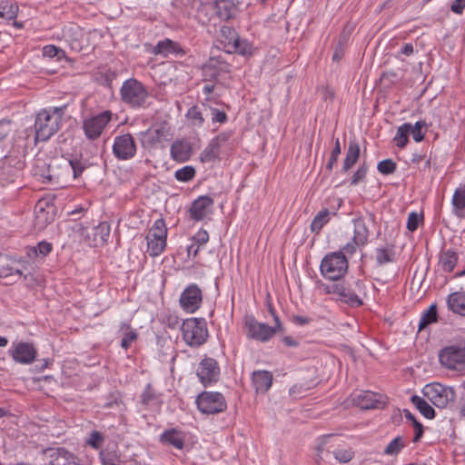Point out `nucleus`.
Listing matches in <instances>:
<instances>
[{
    "label": "nucleus",
    "mask_w": 465,
    "mask_h": 465,
    "mask_svg": "<svg viewBox=\"0 0 465 465\" xmlns=\"http://www.w3.org/2000/svg\"><path fill=\"white\" fill-rule=\"evenodd\" d=\"M148 252L152 256H157L163 252L166 245L165 238L146 236Z\"/></svg>",
    "instance_id": "obj_38"
},
{
    "label": "nucleus",
    "mask_w": 465,
    "mask_h": 465,
    "mask_svg": "<svg viewBox=\"0 0 465 465\" xmlns=\"http://www.w3.org/2000/svg\"><path fill=\"white\" fill-rule=\"evenodd\" d=\"M11 131V122L6 120L0 121V142L3 141Z\"/></svg>",
    "instance_id": "obj_60"
},
{
    "label": "nucleus",
    "mask_w": 465,
    "mask_h": 465,
    "mask_svg": "<svg viewBox=\"0 0 465 465\" xmlns=\"http://www.w3.org/2000/svg\"><path fill=\"white\" fill-rule=\"evenodd\" d=\"M411 402L425 418L433 419L435 417L434 409L423 398L414 395L411 397Z\"/></svg>",
    "instance_id": "obj_36"
},
{
    "label": "nucleus",
    "mask_w": 465,
    "mask_h": 465,
    "mask_svg": "<svg viewBox=\"0 0 465 465\" xmlns=\"http://www.w3.org/2000/svg\"><path fill=\"white\" fill-rule=\"evenodd\" d=\"M202 301V291L193 283L183 290L179 300L181 307L189 313L196 312L200 308Z\"/></svg>",
    "instance_id": "obj_15"
},
{
    "label": "nucleus",
    "mask_w": 465,
    "mask_h": 465,
    "mask_svg": "<svg viewBox=\"0 0 465 465\" xmlns=\"http://www.w3.org/2000/svg\"><path fill=\"white\" fill-rule=\"evenodd\" d=\"M121 100L131 107L143 106L147 98L146 87L135 78H129L120 88Z\"/></svg>",
    "instance_id": "obj_3"
},
{
    "label": "nucleus",
    "mask_w": 465,
    "mask_h": 465,
    "mask_svg": "<svg viewBox=\"0 0 465 465\" xmlns=\"http://www.w3.org/2000/svg\"><path fill=\"white\" fill-rule=\"evenodd\" d=\"M64 109V106L53 107L49 110L45 109L36 114L35 121V143L47 141L59 130Z\"/></svg>",
    "instance_id": "obj_1"
},
{
    "label": "nucleus",
    "mask_w": 465,
    "mask_h": 465,
    "mask_svg": "<svg viewBox=\"0 0 465 465\" xmlns=\"http://www.w3.org/2000/svg\"><path fill=\"white\" fill-rule=\"evenodd\" d=\"M160 441L164 445L182 450L184 446L185 435L177 429L166 430L160 435Z\"/></svg>",
    "instance_id": "obj_21"
},
{
    "label": "nucleus",
    "mask_w": 465,
    "mask_h": 465,
    "mask_svg": "<svg viewBox=\"0 0 465 465\" xmlns=\"http://www.w3.org/2000/svg\"><path fill=\"white\" fill-rule=\"evenodd\" d=\"M252 380L255 391L265 393L272 386V375L267 371H257L252 373Z\"/></svg>",
    "instance_id": "obj_24"
},
{
    "label": "nucleus",
    "mask_w": 465,
    "mask_h": 465,
    "mask_svg": "<svg viewBox=\"0 0 465 465\" xmlns=\"http://www.w3.org/2000/svg\"><path fill=\"white\" fill-rule=\"evenodd\" d=\"M212 115L213 121L217 123H224L227 119L226 114L217 109L212 110Z\"/></svg>",
    "instance_id": "obj_61"
},
{
    "label": "nucleus",
    "mask_w": 465,
    "mask_h": 465,
    "mask_svg": "<svg viewBox=\"0 0 465 465\" xmlns=\"http://www.w3.org/2000/svg\"><path fill=\"white\" fill-rule=\"evenodd\" d=\"M154 395L152 392V387L150 384L146 386L144 392L143 393V402L147 404L153 399Z\"/></svg>",
    "instance_id": "obj_64"
},
{
    "label": "nucleus",
    "mask_w": 465,
    "mask_h": 465,
    "mask_svg": "<svg viewBox=\"0 0 465 465\" xmlns=\"http://www.w3.org/2000/svg\"><path fill=\"white\" fill-rule=\"evenodd\" d=\"M403 446L404 444L402 443L401 438L396 437L385 448L384 453L387 455H396L401 451Z\"/></svg>",
    "instance_id": "obj_49"
},
{
    "label": "nucleus",
    "mask_w": 465,
    "mask_h": 465,
    "mask_svg": "<svg viewBox=\"0 0 465 465\" xmlns=\"http://www.w3.org/2000/svg\"><path fill=\"white\" fill-rule=\"evenodd\" d=\"M20 263L5 253H0V277L22 276Z\"/></svg>",
    "instance_id": "obj_20"
},
{
    "label": "nucleus",
    "mask_w": 465,
    "mask_h": 465,
    "mask_svg": "<svg viewBox=\"0 0 465 465\" xmlns=\"http://www.w3.org/2000/svg\"><path fill=\"white\" fill-rule=\"evenodd\" d=\"M36 351L31 346V364H34V368L39 371L45 369L48 365V361L46 359L36 360Z\"/></svg>",
    "instance_id": "obj_57"
},
{
    "label": "nucleus",
    "mask_w": 465,
    "mask_h": 465,
    "mask_svg": "<svg viewBox=\"0 0 465 465\" xmlns=\"http://www.w3.org/2000/svg\"><path fill=\"white\" fill-rule=\"evenodd\" d=\"M355 290L351 288L346 287L341 283H333L331 285L326 286V292L332 293L338 296L339 300L343 302L348 303L351 306H361L362 304V301L359 297L358 293H361L364 290V284L361 281L357 280L354 281Z\"/></svg>",
    "instance_id": "obj_8"
},
{
    "label": "nucleus",
    "mask_w": 465,
    "mask_h": 465,
    "mask_svg": "<svg viewBox=\"0 0 465 465\" xmlns=\"http://www.w3.org/2000/svg\"><path fill=\"white\" fill-rule=\"evenodd\" d=\"M354 241L357 244H366L369 238V229L362 218L353 220Z\"/></svg>",
    "instance_id": "obj_28"
},
{
    "label": "nucleus",
    "mask_w": 465,
    "mask_h": 465,
    "mask_svg": "<svg viewBox=\"0 0 465 465\" xmlns=\"http://www.w3.org/2000/svg\"><path fill=\"white\" fill-rule=\"evenodd\" d=\"M183 338L191 347L203 345L208 338L207 324L203 318H190L182 324Z\"/></svg>",
    "instance_id": "obj_2"
},
{
    "label": "nucleus",
    "mask_w": 465,
    "mask_h": 465,
    "mask_svg": "<svg viewBox=\"0 0 465 465\" xmlns=\"http://www.w3.org/2000/svg\"><path fill=\"white\" fill-rule=\"evenodd\" d=\"M18 6L10 0H0V19L13 20L16 17Z\"/></svg>",
    "instance_id": "obj_37"
},
{
    "label": "nucleus",
    "mask_w": 465,
    "mask_h": 465,
    "mask_svg": "<svg viewBox=\"0 0 465 465\" xmlns=\"http://www.w3.org/2000/svg\"><path fill=\"white\" fill-rule=\"evenodd\" d=\"M425 126L424 122H417L414 125L410 124V130L408 131V134H411L415 142H420L424 138V134L421 129Z\"/></svg>",
    "instance_id": "obj_48"
},
{
    "label": "nucleus",
    "mask_w": 465,
    "mask_h": 465,
    "mask_svg": "<svg viewBox=\"0 0 465 465\" xmlns=\"http://www.w3.org/2000/svg\"><path fill=\"white\" fill-rule=\"evenodd\" d=\"M465 7V2L463 0H455L451 5V11L456 14H461Z\"/></svg>",
    "instance_id": "obj_62"
},
{
    "label": "nucleus",
    "mask_w": 465,
    "mask_h": 465,
    "mask_svg": "<svg viewBox=\"0 0 465 465\" xmlns=\"http://www.w3.org/2000/svg\"><path fill=\"white\" fill-rule=\"evenodd\" d=\"M423 396L437 408H446L455 400V391L451 387L438 382L430 383L422 389Z\"/></svg>",
    "instance_id": "obj_5"
},
{
    "label": "nucleus",
    "mask_w": 465,
    "mask_h": 465,
    "mask_svg": "<svg viewBox=\"0 0 465 465\" xmlns=\"http://www.w3.org/2000/svg\"><path fill=\"white\" fill-rule=\"evenodd\" d=\"M42 54L50 58L57 56L58 59H61L64 55V52L54 45H49L42 48Z\"/></svg>",
    "instance_id": "obj_52"
},
{
    "label": "nucleus",
    "mask_w": 465,
    "mask_h": 465,
    "mask_svg": "<svg viewBox=\"0 0 465 465\" xmlns=\"http://www.w3.org/2000/svg\"><path fill=\"white\" fill-rule=\"evenodd\" d=\"M52 251V244L46 241L40 242L36 247L34 248V253L37 258H45Z\"/></svg>",
    "instance_id": "obj_51"
},
{
    "label": "nucleus",
    "mask_w": 465,
    "mask_h": 465,
    "mask_svg": "<svg viewBox=\"0 0 465 465\" xmlns=\"http://www.w3.org/2000/svg\"><path fill=\"white\" fill-rule=\"evenodd\" d=\"M353 402L361 409L380 408L384 404L383 397L370 391L355 393L352 398Z\"/></svg>",
    "instance_id": "obj_17"
},
{
    "label": "nucleus",
    "mask_w": 465,
    "mask_h": 465,
    "mask_svg": "<svg viewBox=\"0 0 465 465\" xmlns=\"http://www.w3.org/2000/svg\"><path fill=\"white\" fill-rule=\"evenodd\" d=\"M213 201L208 196H200L193 201L190 213L195 221H201L212 213Z\"/></svg>",
    "instance_id": "obj_19"
},
{
    "label": "nucleus",
    "mask_w": 465,
    "mask_h": 465,
    "mask_svg": "<svg viewBox=\"0 0 465 465\" xmlns=\"http://www.w3.org/2000/svg\"><path fill=\"white\" fill-rule=\"evenodd\" d=\"M119 332L122 335L121 346L127 350L132 342L137 339V332L128 323L122 322Z\"/></svg>",
    "instance_id": "obj_33"
},
{
    "label": "nucleus",
    "mask_w": 465,
    "mask_h": 465,
    "mask_svg": "<svg viewBox=\"0 0 465 465\" xmlns=\"http://www.w3.org/2000/svg\"><path fill=\"white\" fill-rule=\"evenodd\" d=\"M334 458L342 463H347L353 458V451L351 448L347 449H336L333 450Z\"/></svg>",
    "instance_id": "obj_47"
},
{
    "label": "nucleus",
    "mask_w": 465,
    "mask_h": 465,
    "mask_svg": "<svg viewBox=\"0 0 465 465\" xmlns=\"http://www.w3.org/2000/svg\"><path fill=\"white\" fill-rule=\"evenodd\" d=\"M213 6L221 20L227 21L234 17L237 13V5L232 0H216Z\"/></svg>",
    "instance_id": "obj_22"
},
{
    "label": "nucleus",
    "mask_w": 465,
    "mask_h": 465,
    "mask_svg": "<svg viewBox=\"0 0 465 465\" xmlns=\"http://www.w3.org/2000/svg\"><path fill=\"white\" fill-rule=\"evenodd\" d=\"M49 465H81L79 459L63 448H49L41 454Z\"/></svg>",
    "instance_id": "obj_14"
},
{
    "label": "nucleus",
    "mask_w": 465,
    "mask_h": 465,
    "mask_svg": "<svg viewBox=\"0 0 465 465\" xmlns=\"http://www.w3.org/2000/svg\"><path fill=\"white\" fill-rule=\"evenodd\" d=\"M54 206L48 199H40L35 205L34 227L44 230L54 219Z\"/></svg>",
    "instance_id": "obj_11"
},
{
    "label": "nucleus",
    "mask_w": 465,
    "mask_h": 465,
    "mask_svg": "<svg viewBox=\"0 0 465 465\" xmlns=\"http://www.w3.org/2000/svg\"><path fill=\"white\" fill-rule=\"evenodd\" d=\"M113 153L118 160H129L136 153V145L130 134L118 135L114 138Z\"/></svg>",
    "instance_id": "obj_13"
},
{
    "label": "nucleus",
    "mask_w": 465,
    "mask_h": 465,
    "mask_svg": "<svg viewBox=\"0 0 465 465\" xmlns=\"http://www.w3.org/2000/svg\"><path fill=\"white\" fill-rule=\"evenodd\" d=\"M230 135L228 134L223 133L213 138L208 144V146L203 150L202 153V160L210 162L216 159L222 148L228 145Z\"/></svg>",
    "instance_id": "obj_18"
},
{
    "label": "nucleus",
    "mask_w": 465,
    "mask_h": 465,
    "mask_svg": "<svg viewBox=\"0 0 465 465\" xmlns=\"http://www.w3.org/2000/svg\"><path fill=\"white\" fill-rule=\"evenodd\" d=\"M78 231L84 242L94 247L104 245L110 235L111 227L106 222L100 223L97 226L92 228V233L89 232H85V229L80 224Z\"/></svg>",
    "instance_id": "obj_12"
},
{
    "label": "nucleus",
    "mask_w": 465,
    "mask_h": 465,
    "mask_svg": "<svg viewBox=\"0 0 465 465\" xmlns=\"http://www.w3.org/2000/svg\"><path fill=\"white\" fill-rule=\"evenodd\" d=\"M147 235H151L152 237L156 238L161 237L166 239L167 228L164 221L163 219L156 220Z\"/></svg>",
    "instance_id": "obj_44"
},
{
    "label": "nucleus",
    "mask_w": 465,
    "mask_h": 465,
    "mask_svg": "<svg viewBox=\"0 0 465 465\" xmlns=\"http://www.w3.org/2000/svg\"><path fill=\"white\" fill-rule=\"evenodd\" d=\"M63 35L68 41H70V45L72 48H76L79 45V36L82 35V33L77 26H68L65 27L63 31Z\"/></svg>",
    "instance_id": "obj_42"
},
{
    "label": "nucleus",
    "mask_w": 465,
    "mask_h": 465,
    "mask_svg": "<svg viewBox=\"0 0 465 465\" xmlns=\"http://www.w3.org/2000/svg\"><path fill=\"white\" fill-rule=\"evenodd\" d=\"M377 169L382 174H391L396 170V163L391 159H386L378 163Z\"/></svg>",
    "instance_id": "obj_50"
},
{
    "label": "nucleus",
    "mask_w": 465,
    "mask_h": 465,
    "mask_svg": "<svg viewBox=\"0 0 465 465\" xmlns=\"http://www.w3.org/2000/svg\"><path fill=\"white\" fill-rule=\"evenodd\" d=\"M153 53L155 54H162L163 56H168L169 54H182L183 51L180 46L173 42L170 39H165L163 41H160L153 48Z\"/></svg>",
    "instance_id": "obj_31"
},
{
    "label": "nucleus",
    "mask_w": 465,
    "mask_h": 465,
    "mask_svg": "<svg viewBox=\"0 0 465 465\" xmlns=\"http://www.w3.org/2000/svg\"><path fill=\"white\" fill-rule=\"evenodd\" d=\"M226 31H228L230 34L233 35L232 37V40L233 42V47H234L235 52H237L241 54H243V55L251 54V53H252L251 45H249L245 42L241 41V39L236 35V34L234 32H232L229 27L222 28L223 33H225Z\"/></svg>",
    "instance_id": "obj_40"
},
{
    "label": "nucleus",
    "mask_w": 465,
    "mask_h": 465,
    "mask_svg": "<svg viewBox=\"0 0 465 465\" xmlns=\"http://www.w3.org/2000/svg\"><path fill=\"white\" fill-rule=\"evenodd\" d=\"M368 172V166L366 163H362L352 175L351 180V185H356L361 182H363Z\"/></svg>",
    "instance_id": "obj_54"
},
{
    "label": "nucleus",
    "mask_w": 465,
    "mask_h": 465,
    "mask_svg": "<svg viewBox=\"0 0 465 465\" xmlns=\"http://www.w3.org/2000/svg\"><path fill=\"white\" fill-rule=\"evenodd\" d=\"M448 307L455 313L465 316V292H456L449 295Z\"/></svg>",
    "instance_id": "obj_26"
},
{
    "label": "nucleus",
    "mask_w": 465,
    "mask_h": 465,
    "mask_svg": "<svg viewBox=\"0 0 465 465\" xmlns=\"http://www.w3.org/2000/svg\"><path fill=\"white\" fill-rule=\"evenodd\" d=\"M193 241L198 246H202V245H204L205 243H207V242L209 241V234L207 232V231H205V230L198 231L193 237Z\"/></svg>",
    "instance_id": "obj_58"
},
{
    "label": "nucleus",
    "mask_w": 465,
    "mask_h": 465,
    "mask_svg": "<svg viewBox=\"0 0 465 465\" xmlns=\"http://www.w3.org/2000/svg\"><path fill=\"white\" fill-rule=\"evenodd\" d=\"M33 175L35 179L42 183H48L52 179V175L49 173V165L40 158L35 159V170Z\"/></svg>",
    "instance_id": "obj_32"
},
{
    "label": "nucleus",
    "mask_w": 465,
    "mask_h": 465,
    "mask_svg": "<svg viewBox=\"0 0 465 465\" xmlns=\"http://www.w3.org/2000/svg\"><path fill=\"white\" fill-rule=\"evenodd\" d=\"M104 437L103 435L94 430L90 433L89 438L86 440V444L90 445L92 448L98 450L101 448L103 442H104Z\"/></svg>",
    "instance_id": "obj_53"
},
{
    "label": "nucleus",
    "mask_w": 465,
    "mask_h": 465,
    "mask_svg": "<svg viewBox=\"0 0 465 465\" xmlns=\"http://www.w3.org/2000/svg\"><path fill=\"white\" fill-rule=\"evenodd\" d=\"M331 213L328 209L320 211L313 218L311 230L316 233L320 232L322 228L330 221Z\"/></svg>",
    "instance_id": "obj_39"
},
{
    "label": "nucleus",
    "mask_w": 465,
    "mask_h": 465,
    "mask_svg": "<svg viewBox=\"0 0 465 465\" xmlns=\"http://www.w3.org/2000/svg\"><path fill=\"white\" fill-rule=\"evenodd\" d=\"M439 361L446 369L456 371H465V347L454 344L442 348L439 352Z\"/></svg>",
    "instance_id": "obj_6"
},
{
    "label": "nucleus",
    "mask_w": 465,
    "mask_h": 465,
    "mask_svg": "<svg viewBox=\"0 0 465 465\" xmlns=\"http://www.w3.org/2000/svg\"><path fill=\"white\" fill-rule=\"evenodd\" d=\"M410 130V123L403 124L398 127L397 134L394 137L396 145L400 148H403L408 142V131Z\"/></svg>",
    "instance_id": "obj_43"
},
{
    "label": "nucleus",
    "mask_w": 465,
    "mask_h": 465,
    "mask_svg": "<svg viewBox=\"0 0 465 465\" xmlns=\"http://www.w3.org/2000/svg\"><path fill=\"white\" fill-rule=\"evenodd\" d=\"M340 153H341V144H340L339 139L337 138L335 140V145H334V147H333V149L331 151V153L330 161L327 163V168L329 170L332 169L333 164H335L336 162L338 161Z\"/></svg>",
    "instance_id": "obj_56"
},
{
    "label": "nucleus",
    "mask_w": 465,
    "mask_h": 465,
    "mask_svg": "<svg viewBox=\"0 0 465 465\" xmlns=\"http://www.w3.org/2000/svg\"><path fill=\"white\" fill-rule=\"evenodd\" d=\"M111 119L112 113L110 111H104L102 114L85 119L83 124V128L86 137L90 140L97 139Z\"/></svg>",
    "instance_id": "obj_10"
},
{
    "label": "nucleus",
    "mask_w": 465,
    "mask_h": 465,
    "mask_svg": "<svg viewBox=\"0 0 465 465\" xmlns=\"http://www.w3.org/2000/svg\"><path fill=\"white\" fill-rule=\"evenodd\" d=\"M70 165L73 169L74 177L77 178L81 175V173L84 172L85 166L78 160H71Z\"/></svg>",
    "instance_id": "obj_59"
},
{
    "label": "nucleus",
    "mask_w": 465,
    "mask_h": 465,
    "mask_svg": "<svg viewBox=\"0 0 465 465\" xmlns=\"http://www.w3.org/2000/svg\"><path fill=\"white\" fill-rule=\"evenodd\" d=\"M422 220V215L412 212L409 214L408 220H407V228L411 232H414L418 229L419 223Z\"/></svg>",
    "instance_id": "obj_55"
},
{
    "label": "nucleus",
    "mask_w": 465,
    "mask_h": 465,
    "mask_svg": "<svg viewBox=\"0 0 465 465\" xmlns=\"http://www.w3.org/2000/svg\"><path fill=\"white\" fill-rule=\"evenodd\" d=\"M452 205L454 213L460 217H464L465 211V184L460 185L454 192L452 197Z\"/></svg>",
    "instance_id": "obj_27"
},
{
    "label": "nucleus",
    "mask_w": 465,
    "mask_h": 465,
    "mask_svg": "<svg viewBox=\"0 0 465 465\" xmlns=\"http://www.w3.org/2000/svg\"><path fill=\"white\" fill-rule=\"evenodd\" d=\"M196 404L201 412L214 414L222 412L226 408L223 396L219 392L204 391L196 399Z\"/></svg>",
    "instance_id": "obj_9"
},
{
    "label": "nucleus",
    "mask_w": 465,
    "mask_h": 465,
    "mask_svg": "<svg viewBox=\"0 0 465 465\" xmlns=\"http://www.w3.org/2000/svg\"><path fill=\"white\" fill-rule=\"evenodd\" d=\"M194 174H195L194 168L193 166L186 165L181 169H178L175 172L174 176L178 181L188 182L193 178Z\"/></svg>",
    "instance_id": "obj_45"
},
{
    "label": "nucleus",
    "mask_w": 465,
    "mask_h": 465,
    "mask_svg": "<svg viewBox=\"0 0 465 465\" xmlns=\"http://www.w3.org/2000/svg\"><path fill=\"white\" fill-rule=\"evenodd\" d=\"M376 262L379 265L392 262L395 260V252L392 246L379 247L375 251Z\"/></svg>",
    "instance_id": "obj_35"
},
{
    "label": "nucleus",
    "mask_w": 465,
    "mask_h": 465,
    "mask_svg": "<svg viewBox=\"0 0 465 465\" xmlns=\"http://www.w3.org/2000/svg\"><path fill=\"white\" fill-rule=\"evenodd\" d=\"M186 117L188 118V120L191 121V124L194 126H202L204 122L202 113L196 106H193L188 110Z\"/></svg>",
    "instance_id": "obj_46"
},
{
    "label": "nucleus",
    "mask_w": 465,
    "mask_h": 465,
    "mask_svg": "<svg viewBox=\"0 0 465 465\" xmlns=\"http://www.w3.org/2000/svg\"><path fill=\"white\" fill-rule=\"evenodd\" d=\"M197 376L204 386L215 383L220 376L217 361L213 358H204L199 364Z\"/></svg>",
    "instance_id": "obj_16"
},
{
    "label": "nucleus",
    "mask_w": 465,
    "mask_h": 465,
    "mask_svg": "<svg viewBox=\"0 0 465 465\" xmlns=\"http://www.w3.org/2000/svg\"><path fill=\"white\" fill-rule=\"evenodd\" d=\"M458 262V255L454 251L447 250L440 253L439 266L445 272H450Z\"/></svg>",
    "instance_id": "obj_29"
},
{
    "label": "nucleus",
    "mask_w": 465,
    "mask_h": 465,
    "mask_svg": "<svg viewBox=\"0 0 465 465\" xmlns=\"http://www.w3.org/2000/svg\"><path fill=\"white\" fill-rule=\"evenodd\" d=\"M437 322V308L435 304H431L429 309L422 313L420 322H419V331L423 330L429 324Z\"/></svg>",
    "instance_id": "obj_41"
},
{
    "label": "nucleus",
    "mask_w": 465,
    "mask_h": 465,
    "mask_svg": "<svg viewBox=\"0 0 465 465\" xmlns=\"http://www.w3.org/2000/svg\"><path fill=\"white\" fill-rule=\"evenodd\" d=\"M10 356L15 362L21 364L29 363V343L18 342L14 343L12 348L8 351Z\"/></svg>",
    "instance_id": "obj_25"
},
{
    "label": "nucleus",
    "mask_w": 465,
    "mask_h": 465,
    "mask_svg": "<svg viewBox=\"0 0 465 465\" xmlns=\"http://www.w3.org/2000/svg\"><path fill=\"white\" fill-rule=\"evenodd\" d=\"M320 269L324 278L337 281L347 272L348 262L342 252H332L322 259Z\"/></svg>",
    "instance_id": "obj_4"
},
{
    "label": "nucleus",
    "mask_w": 465,
    "mask_h": 465,
    "mask_svg": "<svg viewBox=\"0 0 465 465\" xmlns=\"http://www.w3.org/2000/svg\"><path fill=\"white\" fill-rule=\"evenodd\" d=\"M364 244H357L354 241V238L352 239L351 242H348L344 247L343 251L345 253L348 254H353L356 251L357 247L363 246Z\"/></svg>",
    "instance_id": "obj_63"
},
{
    "label": "nucleus",
    "mask_w": 465,
    "mask_h": 465,
    "mask_svg": "<svg viewBox=\"0 0 465 465\" xmlns=\"http://www.w3.org/2000/svg\"><path fill=\"white\" fill-rule=\"evenodd\" d=\"M274 320L275 326L271 327L268 324L257 322L252 316H246L244 318V325L247 329V337L261 342H266L281 328L278 317L275 316Z\"/></svg>",
    "instance_id": "obj_7"
},
{
    "label": "nucleus",
    "mask_w": 465,
    "mask_h": 465,
    "mask_svg": "<svg viewBox=\"0 0 465 465\" xmlns=\"http://www.w3.org/2000/svg\"><path fill=\"white\" fill-rule=\"evenodd\" d=\"M145 135L151 143H155L167 140L169 133L168 129L164 125L158 124L148 129Z\"/></svg>",
    "instance_id": "obj_34"
},
{
    "label": "nucleus",
    "mask_w": 465,
    "mask_h": 465,
    "mask_svg": "<svg viewBox=\"0 0 465 465\" xmlns=\"http://www.w3.org/2000/svg\"><path fill=\"white\" fill-rule=\"evenodd\" d=\"M359 157L360 146L357 142L351 141L342 165L343 172H348L357 163Z\"/></svg>",
    "instance_id": "obj_30"
},
{
    "label": "nucleus",
    "mask_w": 465,
    "mask_h": 465,
    "mask_svg": "<svg viewBox=\"0 0 465 465\" xmlns=\"http://www.w3.org/2000/svg\"><path fill=\"white\" fill-rule=\"evenodd\" d=\"M192 153V146L187 141H175L171 146V155L173 159L180 163L188 161Z\"/></svg>",
    "instance_id": "obj_23"
}]
</instances>
